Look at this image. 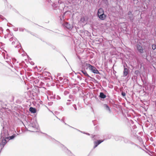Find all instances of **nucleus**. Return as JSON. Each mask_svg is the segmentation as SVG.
<instances>
[{"instance_id": "obj_1", "label": "nucleus", "mask_w": 156, "mask_h": 156, "mask_svg": "<svg viewBox=\"0 0 156 156\" xmlns=\"http://www.w3.org/2000/svg\"><path fill=\"white\" fill-rule=\"evenodd\" d=\"M6 139H8L5 138V137L1 136L0 140V151L3 148L4 145L7 142Z\"/></svg>"}, {"instance_id": "obj_2", "label": "nucleus", "mask_w": 156, "mask_h": 156, "mask_svg": "<svg viewBox=\"0 0 156 156\" xmlns=\"http://www.w3.org/2000/svg\"><path fill=\"white\" fill-rule=\"evenodd\" d=\"M86 66H87L89 69L94 73L99 74V73L98 70L94 66L89 64H86Z\"/></svg>"}, {"instance_id": "obj_3", "label": "nucleus", "mask_w": 156, "mask_h": 156, "mask_svg": "<svg viewBox=\"0 0 156 156\" xmlns=\"http://www.w3.org/2000/svg\"><path fill=\"white\" fill-rule=\"evenodd\" d=\"M104 141V140H98L96 141H94V148H95L97 146L100 144L102 142Z\"/></svg>"}, {"instance_id": "obj_4", "label": "nucleus", "mask_w": 156, "mask_h": 156, "mask_svg": "<svg viewBox=\"0 0 156 156\" xmlns=\"http://www.w3.org/2000/svg\"><path fill=\"white\" fill-rule=\"evenodd\" d=\"M136 47L137 50L140 53H142L144 52V49L140 45L137 44Z\"/></svg>"}, {"instance_id": "obj_5", "label": "nucleus", "mask_w": 156, "mask_h": 156, "mask_svg": "<svg viewBox=\"0 0 156 156\" xmlns=\"http://www.w3.org/2000/svg\"><path fill=\"white\" fill-rule=\"evenodd\" d=\"M32 127L37 128L38 127V124L37 122L35 120H33L31 123Z\"/></svg>"}, {"instance_id": "obj_6", "label": "nucleus", "mask_w": 156, "mask_h": 156, "mask_svg": "<svg viewBox=\"0 0 156 156\" xmlns=\"http://www.w3.org/2000/svg\"><path fill=\"white\" fill-rule=\"evenodd\" d=\"M8 133L7 130H4L3 133H2L1 135V136L5 137V138H7L8 136Z\"/></svg>"}, {"instance_id": "obj_7", "label": "nucleus", "mask_w": 156, "mask_h": 156, "mask_svg": "<svg viewBox=\"0 0 156 156\" xmlns=\"http://www.w3.org/2000/svg\"><path fill=\"white\" fill-rule=\"evenodd\" d=\"M99 18L101 20H104L106 17V15L104 14V13H103L102 14H100L98 16Z\"/></svg>"}, {"instance_id": "obj_8", "label": "nucleus", "mask_w": 156, "mask_h": 156, "mask_svg": "<svg viewBox=\"0 0 156 156\" xmlns=\"http://www.w3.org/2000/svg\"><path fill=\"white\" fill-rule=\"evenodd\" d=\"M64 26L68 29H71L73 27L70 24L67 23H66L64 24Z\"/></svg>"}, {"instance_id": "obj_9", "label": "nucleus", "mask_w": 156, "mask_h": 156, "mask_svg": "<svg viewBox=\"0 0 156 156\" xmlns=\"http://www.w3.org/2000/svg\"><path fill=\"white\" fill-rule=\"evenodd\" d=\"M104 107L105 109L108 111L109 113H110L111 112V110L108 106L107 104H104Z\"/></svg>"}, {"instance_id": "obj_10", "label": "nucleus", "mask_w": 156, "mask_h": 156, "mask_svg": "<svg viewBox=\"0 0 156 156\" xmlns=\"http://www.w3.org/2000/svg\"><path fill=\"white\" fill-rule=\"evenodd\" d=\"M103 13H104L103 9L102 8H100L98 10V16L100 14H102Z\"/></svg>"}, {"instance_id": "obj_11", "label": "nucleus", "mask_w": 156, "mask_h": 156, "mask_svg": "<svg viewBox=\"0 0 156 156\" xmlns=\"http://www.w3.org/2000/svg\"><path fill=\"white\" fill-rule=\"evenodd\" d=\"M128 70L127 68H124L123 71V76H126L128 74Z\"/></svg>"}, {"instance_id": "obj_12", "label": "nucleus", "mask_w": 156, "mask_h": 156, "mask_svg": "<svg viewBox=\"0 0 156 156\" xmlns=\"http://www.w3.org/2000/svg\"><path fill=\"white\" fill-rule=\"evenodd\" d=\"M30 111L33 113H35L36 112V110L35 108L31 107L30 108Z\"/></svg>"}, {"instance_id": "obj_13", "label": "nucleus", "mask_w": 156, "mask_h": 156, "mask_svg": "<svg viewBox=\"0 0 156 156\" xmlns=\"http://www.w3.org/2000/svg\"><path fill=\"white\" fill-rule=\"evenodd\" d=\"M100 97L101 98H106V95L102 92H101L100 94Z\"/></svg>"}, {"instance_id": "obj_14", "label": "nucleus", "mask_w": 156, "mask_h": 156, "mask_svg": "<svg viewBox=\"0 0 156 156\" xmlns=\"http://www.w3.org/2000/svg\"><path fill=\"white\" fill-rule=\"evenodd\" d=\"M81 71L82 73L85 75L86 76L88 77H90V76L87 73V72L84 70H81Z\"/></svg>"}, {"instance_id": "obj_15", "label": "nucleus", "mask_w": 156, "mask_h": 156, "mask_svg": "<svg viewBox=\"0 0 156 156\" xmlns=\"http://www.w3.org/2000/svg\"><path fill=\"white\" fill-rule=\"evenodd\" d=\"M15 136H16L15 135V134H14L9 137L8 136L7 138H8V139L9 140H11L13 139Z\"/></svg>"}, {"instance_id": "obj_16", "label": "nucleus", "mask_w": 156, "mask_h": 156, "mask_svg": "<svg viewBox=\"0 0 156 156\" xmlns=\"http://www.w3.org/2000/svg\"><path fill=\"white\" fill-rule=\"evenodd\" d=\"M85 20V17H82L80 19V21L83 23H84Z\"/></svg>"}, {"instance_id": "obj_17", "label": "nucleus", "mask_w": 156, "mask_h": 156, "mask_svg": "<svg viewBox=\"0 0 156 156\" xmlns=\"http://www.w3.org/2000/svg\"><path fill=\"white\" fill-rule=\"evenodd\" d=\"M128 15L129 16V17L130 18H131L132 17V12L130 11H129L128 12Z\"/></svg>"}, {"instance_id": "obj_18", "label": "nucleus", "mask_w": 156, "mask_h": 156, "mask_svg": "<svg viewBox=\"0 0 156 156\" xmlns=\"http://www.w3.org/2000/svg\"><path fill=\"white\" fill-rule=\"evenodd\" d=\"M152 49L154 50L156 48V45L155 44H153L152 46Z\"/></svg>"}, {"instance_id": "obj_19", "label": "nucleus", "mask_w": 156, "mask_h": 156, "mask_svg": "<svg viewBox=\"0 0 156 156\" xmlns=\"http://www.w3.org/2000/svg\"><path fill=\"white\" fill-rule=\"evenodd\" d=\"M122 94L123 96H125L126 95V94L125 93L122 92Z\"/></svg>"}, {"instance_id": "obj_20", "label": "nucleus", "mask_w": 156, "mask_h": 156, "mask_svg": "<svg viewBox=\"0 0 156 156\" xmlns=\"http://www.w3.org/2000/svg\"><path fill=\"white\" fill-rule=\"evenodd\" d=\"M87 135H89V134L88 133H86Z\"/></svg>"}, {"instance_id": "obj_21", "label": "nucleus", "mask_w": 156, "mask_h": 156, "mask_svg": "<svg viewBox=\"0 0 156 156\" xmlns=\"http://www.w3.org/2000/svg\"><path fill=\"white\" fill-rule=\"evenodd\" d=\"M64 148L67 150H68V149L66 147H64Z\"/></svg>"}, {"instance_id": "obj_22", "label": "nucleus", "mask_w": 156, "mask_h": 156, "mask_svg": "<svg viewBox=\"0 0 156 156\" xmlns=\"http://www.w3.org/2000/svg\"><path fill=\"white\" fill-rule=\"evenodd\" d=\"M75 108L76 110L77 109L76 108Z\"/></svg>"}]
</instances>
